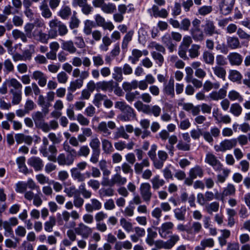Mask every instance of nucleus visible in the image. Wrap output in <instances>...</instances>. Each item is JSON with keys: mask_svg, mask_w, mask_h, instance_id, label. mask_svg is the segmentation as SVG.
Listing matches in <instances>:
<instances>
[{"mask_svg": "<svg viewBox=\"0 0 250 250\" xmlns=\"http://www.w3.org/2000/svg\"><path fill=\"white\" fill-rule=\"evenodd\" d=\"M134 146V143L132 141L127 144L125 141H119L114 143V147L118 151H122L125 148L131 150L133 149Z\"/></svg>", "mask_w": 250, "mask_h": 250, "instance_id": "27", "label": "nucleus"}, {"mask_svg": "<svg viewBox=\"0 0 250 250\" xmlns=\"http://www.w3.org/2000/svg\"><path fill=\"white\" fill-rule=\"evenodd\" d=\"M162 42L167 47L170 53H172L176 50V44L173 43L170 34H165L162 38Z\"/></svg>", "mask_w": 250, "mask_h": 250, "instance_id": "16", "label": "nucleus"}, {"mask_svg": "<svg viewBox=\"0 0 250 250\" xmlns=\"http://www.w3.org/2000/svg\"><path fill=\"white\" fill-rule=\"evenodd\" d=\"M95 22L98 26L102 27L104 30L112 31L114 25L111 21H106L105 19L100 14H96L94 16Z\"/></svg>", "mask_w": 250, "mask_h": 250, "instance_id": "10", "label": "nucleus"}, {"mask_svg": "<svg viewBox=\"0 0 250 250\" xmlns=\"http://www.w3.org/2000/svg\"><path fill=\"white\" fill-rule=\"evenodd\" d=\"M236 188L235 186L229 183L224 188L222 194L224 196H234L235 194Z\"/></svg>", "mask_w": 250, "mask_h": 250, "instance_id": "43", "label": "nucleus"}, {"mask_svg": "<svg viewBox=\"0 0 250 250\" xmlns=\"http://www.w3.org/2000/svg\"><path fill=\"white\" fill-rule=\"evenodd\" d=\"M237 146L236 138L225 139L220 142L219 145L214 146V149L217 152H225L235 148Z\"/></svg>", "mask_w": 250, "mask_h": 250, "instance_id": "4", "label": "nucleus"}, {"mask_svg": "<svg viewBox=\"0 0 250 250\" xmlns=\"http://www.w3.org/2000/svg\"><path fill=\"white\" fill-rule=\"evenodd\" d=\"M150 182L154 190L159 189L165 184V180L161 178L159 175L154 176L150 180Z\"/></svg>", "mask_w": 250, "mask_h": 250, "instance_id": "22", "label": "nucleus"}, {"mask_svg": "<svg viewBox=\"0 0 250 250\" xmlns=\"http://www.w3.org/2000/svg\"><path fill=\"white\" fill-rule=\"evenodd\" d=\"M12 35L15 40L21 39L23 42H26L28 41L26 34L18 29L13 30L12 32Z\"/></svg>", "mask_w": 250, "mask_h": 250, "instance_id": "47", "label": "nucleus"}, {"mask_svg": "<svg viewBox=\"0 0 250 250\" xmlns=\"http://www.w3.org/2000/svg\"><path fill=\"white\" fill-rule=\"evenodd\" d=\"M164 92L166 95L170 96L171 98L174 97V81L172 78L170 79L168 83L164 86Z\"/></svg>", "mask_w": 250, "mask_h": 250, "instance_id": "29", "label": "nucleus"}, {"mask_svg": "<svg viewBox=\"0 0 250 250\" xmlns=\"http://www.w3.org/2000/svg\"><path fill=\"white\" fill-rule=\"evenodd\" d=\"M127 182L126 178L122 176L120 173H116L113 175L111 177V184L112 186L117 185L123 186Z\"/></svg>", "mask_w": 250, "mask_h": 250, "instance_id": "30", "label": "nucleus"}, {"mask_svg": "<svg viewBox=\"0 0 250 250\" xmlns=\"http://www.w3.org/2000/svg\"><path fill=\"white\" fill-rule=\"evenodd\" d=\"M203 62L208 65H212L214 62V54L208 51H205L203 52L202 55Z\"/></svg>", "mask_w": 250, "mask_h": 250, "instance_id": "38", "label": "nucleus"}, {"mask_svg": "<svg viewBox=\"0 0 250 250\" xmlns=\"http://www.w3.org/2000/svg\"><path fill=\"white\" fill-rule=\"evenodd\" d=\"M214 199H218L215 195L210 191H206L204 194L202 193H199L197 195V201L198 203L201 206H204L207 202L211 201Z\"/></svg>", "mask_w": 250, "mask_h": 250, "instance_id": "9", "label": "nucleus"}, {"mask_svg": "<svg viewBox=\"0 0 250 250\" xmlns=\"http://www.w3.org/2000/svg\"><path fill=\"white\" fill-rule=\"evenodd\" d=\"M212 69L214 75L223 81L226 80V71L224 67L220 66H215L212 67Z\"/></svg>", "mask_w": 250, "mask_h": 250, "instance_id": "37", "label": "nucleus"}, {"mask_svg": "<svg viewBox=\"0 0 250 250\" xmlns=\"http://www.w3.org/2000/svg\"><path fill=\"white\" fill-rule=\"evenodd\" d=\"M74 156L73 155H67L66 156L63 153L60 154L57 159V162L61 166L71 165L74 161Z\"/></svg>", "mask_w": 250, "mask_h": 250, "instance_id": "18", "label": "nucleus"}, {"mask_svg": "<svg viewBox=\"0 0 250 250\" xmlns=\"http://www.w3.org/2000/svg\"><path fill=\"white\" fill-rule=\"evenodd\" d=\"M97 90H101L104 91L113 90V84L112 81H102L98 82L96 83Z\"/></svg>", "mask_w": 250, "mask_h": 250, "instance_id": "33", "label": "nucleus"}, {"mask_svg": "<svg viewBox=\"0 0 250 250\" xmlns=\"http://www.w3.org/2000/svg\"><path fill=\"white\" fill-rule=\"evenodd\" d=\"M48 108L43 109V112L37 111L32 114V118L36 127L41 129L42 131L49 130L48 124L45 122L44 119L48 113Z\"/></svg>", "mask_w": 250, "mask_h": 250, "instance_id": "3", "label": "nucleus"}, {"mask_svg": "<svg viewBox=\"0 0 250 250\" xmlns=\"http://www.w3.org/2000/svg\"><path fill=\"white\" fill-rule=\"evenodd\" d=\"M235 0H221L219 4L221 13L224 15L229 14L234 6Z\"/></svg>", "mask_w": 250, "mask_h": 250, "instance_id": "12", "label": "nucleus"}, {"mask_svg": "<svg viewBox=\"0 0 250 250\" xmlns=\"http://www.w3.org/2000/svg\"><path fill=\"white\" fill-rule=\"evenodd\" d=\"M115 107L120 109L123 114L119 118L123 122H128L136 117V113L134 109L124 101H118L115 104Z\"/></svg>", "mask_w": 250, "mask_h": 250, "instance_id": "1", "label": "nucleus"}, {"mask_svg": "<svg viewBox=\"0 0 250 250\" xmlns=\"http://www.w3.org/2000/svg\"><path fill=\"white\" fill-rule=\"evenodd\" d=\"M204 32L207 35L210 36L213 34H218L213 21L209 20L206 21L204 26Z\"/></svg>", "mask_w": 250, "mask_h": 250, "instance_id": "24", "label": "nucleus"}, {"mask_svg": "<svg viewBox=\"0 0 250 250\" xmlns=\"http://www.w3.org/2000/svg\"><path fill=\"white\" fill-rule=\"evenodd\" d=\"M227 43L228 47L231 49H236L241 47L240 41L236 37H228Z\"/></svg>", "mask_w": 250, "mask_h": 250, "instance_id": "32", "label": "nucleus"}, {"mask_svg": "<svg viewBox=\"0 0 250 250\" xmlns=\"http://www.w3.org/2000/svg\"><path fill=\"white\" fill-rule=\"evenodd\" d=\"M114 193V190L111 188H102L99 190V194L101 197L112 196Z\"/></svg>", "mask_w": 250, "mask_h": 250, "instance_id": "63", "label": "nucleus"}, {"mask_svg": "<svg viewBox=\"0 0 250 250\" xmlns=\"http://www.w3.org/2000/svg\"><path fill=\"white\" fill-rule=\"evenodd\" d=\"M139 190L143 201L146 202H149L152 196L150 184L146 182L142 183L140 185Z\"/></svg>", "mask_w": 250, "mask_h": 250, "instance_id": "7", "label": "nucleus"}, {"mask_svg": "<svg viewBox=\"0 0 250 250\" xmlns=\"http://www.w3.org/2000/svg\"><path fill=\"white\" fill-rule=\"evenodd\" d=\"M228 59L230 64L233 65H239L242 62V56L238 53H230L228 56Z\"/></svg>", "mask_w": 250, "mask_h": 250, "instance_id": "21", "label": "nucleus"}, {"mask_svg": "<svg viewBox=\"0 0 250 250\" xmlns=\"http://www.w3.org/2000/svg\"><path fill=\"white\" fill-rule=\"evenodd\" d=\"M27 164L33 167L35 171L41 170L43 167L42 160L38 157H32L28 159Z\"/></svg>", "mask_w": 250, "mask_h": 250, "instance_id": "17", "label": "nucleus"}, {"mask_svg": "<svg viewBox=\"0 0 250 250\" xmlns=\"http://www.w3.org/2000/svg\"><path fill=\"white\" fill-rule=\"evenodd\" d=\"M214 240L212 238L203 239L200 242V246L204 250L206 248H212L214 246Z\"/></svg>", "mask_w": 250, "mask_h": 250, "instance_id": "60", "label": "nucleus"}, {"mask_svg": "<svg viewBox=\"0 0 250 250\" xmlns=\"http://www.w3.org/2000/svg\"><path fill=\"white\" fill-rule=\"evenodd\" d=\"M190 32L194 41L201 42L204 40L205 36L201 28L191 29Z\"/></svg>", "mask_w": 250, "mask_h": 250, "instance_id": "34", "label": "nucleus"}, {"mask_svg": "<svg viewBox=\"0 0 250 250\" xmlns=\"http://www.w3.org/2000/svg\"><path fill=\"white\" fill-rule=\"evenodd\" d=\"M204 210L210 215L213 212H216L219 210V203L217 202H213L210 203H207L203 206Z\"/></svg>", "mask_w": 250, "mask_h": 250, "instance_id": "23", "label": "nucleus"}, {"mask_svg": "<svg viewBox=\"0 0 250 250\" xmlns=\"http://www.w3.org/2000/svg\"><path fill=\"white\" fill-rule=\"evenodd\" d=\"M11 88L9 93L12 95L11 103L13 105L19 104L22 100V84L15 78H11L10 81Z\"/></svg>", "mask_w": 250, "mask_h": 250, "instance_id": "2", "label": "nucleus"}, {"mask_svg": "<svg viewBox=\"0 0 250 250\" xmlns=\"http://www.w3.org/2000/svg\"><path fill=\"white\" fill-rule=\"evenodd\" d=\"M71 15V9L67 5L62 6L58 12V15L64 20L68 19Z\"/></svg>", "mask_w": 250, "mask_h": 250, "instance_id": "39", "label": "nucleus"}, {"mask_svg": "<svg viewBox=\"0 0 250 250\" xmlns=\"http://www.w3.org/2000/svg\"><path fill=\"white\" fill-rule=\"evenodd\" d=\"M133 34L134 32L131 30L128 31L124 36L122 43V48L123 49L127 48L129 42L132 40Z\"/></svg>", "mask_w": 250, "mask_h": 250, "instance_id": "59", "label": "nucleus"}, {"mask_svg": "<svg viewBox=\"0 0 250 250\" xmlns=\"http://www.w3.org/2000/svg\"><path fill=\"white\" fill-rule=\"evenodd\" d=\"M48 137L53 145L60 144L62 140L61 133H59L57 134L53 132L49 133L48 135Z\"/></svg>", "mask_w": 250, "mask_h": 250, "instance_id": "54", "label": "nucleus"}, {"mask_svg": "<svg viewBox=\"0 0 250 250\" xmlns=\"http://www.w3.org/2000/svg\"><path fill=\"white\" fill-rule=\"evenodd\" d=\"M101 143L102 150L105 154H110L114 151L112 142L110 140L103 138L101 139Z\"/></svg>", "mask_w": 250, "mask_h": 250, "instance_id": "25", "label": "nucleus"}, {"mask_svg": "<svg viewBox=\"0 0 250 250\" xmlns=\"http://www.w3.org/2000/svg\"><path fill=\"white\" fill-rule=\"evenodd\" d=\"M200 45L196 44H192L191 48L188 50L189 57L191 59L197 58L200 55Z\"/></svg>", "mask_w": 250, "mask_h": 250, "instance_id": "46", "label": "nucleus"}, {"mask_svg": "<svg viewBox=\"0 0 250 250\" xmlns=\"http://www.w3.org/2000/svg\"><path fill=\"white\" fill-rule=\"evenodd\" d=\"M101 9L104 13L106 14H111L114 13L116 11V7L113 3H104Z\"/></svg>", "mask_w": 250, "mask_h": 250, "instance_id": "61", "label": "nucleus"}, {"mask_svg": "<svg viewBox=\"0 0 250 250\" xmlns=\"http://www.w3.org/2000/svg\"><path fill=\"white\" fill-rule=\"evenodd\" d=\"M100 141L97 137H94L91 139L89 142V146L92 151H100Z\"/></svg>", "mask_w": 250, "mask_h": 250, "instance_id": "56", "label": "nucleus"}, {"mask_svg": "<svg viewBox=\"0 0 250 250\" xmlns=\"http://www.w3.org/2000/svg\"><path fill=\"white\" fill-rule=\"evenodd\" d=\"M148 48L150 49H155L157 51L159 52V53L161 52L164 54L166 53V49L163 45L157 43L155 42H150L148 45Z\"/></svg>", "mask_w": 250, "mask_h": 250, "instance_id": "64", "label": "nucleus"}, {"mask_svg": "<svg viewBox=\"0 0 250 250\" xmlns=\"http://www.w3.org/2000/svg\"><path fill=\"white\" fill-rule=\"evenodd\" d=\"M72 177L78 182H83L85 180L84 173H82L77 169L71 168L70 170Z\"/></svg>", "mask_w": 250, "mask_h": 250, "instance_id": "35", "label": "nucleus"}, {"mask_svg": "<svg viewBox=\"0 0 250 250\" xmlns=\"http://www.w3.org/2000/svg\"><path fill=\"white\" fill-rule=\"evenodd\" d=\"M56 225V218L54 216H50L49 220L44 223V230L48 232L53 231V228Z\"/></svg>", "mask_w": 250, "mask_h": 250, "instance_id": "55", "label": "nucleus"}, {"mask_svg": "<svg viewBox=\"0 0 250 250\" xmlns=\"http://www.w3.org/2000/svg\"><path fill=\"white\" fill-rule=\"evenodd\" d=\"M173 228L174 224L171 222H166L162 223L158 229L159 234L162 238L166 239L169 234H172V230Z\"/></svg>", "mask_w": 250, "mask_h": 250, "instance_id": "8", "label": "nucleus"}, {"mask_svg": "<svg viewBox=\"0 0 250 250\" xmlns=\"http://www.w3.org/2000/svg\"><path fill=\"white\" fill-rule=\"evenodd\" d=\"M141 57V51L134 49L132 51L131 56L128 57V59L132 64H135Z\"/></svg>", "mask_w": 250, "mask_h": 250, "instance_id": "50", "label": "nucleus"}, {"mask_svg": "<svg viewBox=\"0 0 250 250\" xmlns=\"http://www.w3.org/2000/svg\"><path fill=\"white\" fill-rule=\"evenodd\" d=\"M39 8L41 15L44 18L49 19L52 17V13L45 1H43L41 3Z\"/></svg>", "mask_w": 250, "mask_h": 250, "instance_id": "26", "label": "nucleus"}, {"mask_svg": "<svg viewBox=\"0 0 250 250\" xmlns=\"http://www.w3.org/2000/svg\"><path fill=\"white\" fill-rule=\"evenodd\" d=\"M158 159L156 158L154 167L156 169H160L163 167L164 162L168 158V154L164 150H159L158 151Z\"/></svg>", "mask_w": 250, "mask_h": 250, "instance_id": "15", "label": "nucleus"}, {"mask_svg": "<svg viewBox=\"0 0 250 250\" xmlns=\"http://www.w3.org/2000/svg\"><path fill=\"white\" fill-rule=\"evenodd\" d=\"M220 86V84L218 82L212 83L210 81L207 80L203 84V89L206 92H208L213 88L217 89Z\"/></svg>", "mask_w": 250, "mask_h": 250, "instance_id": "42", "label": "nucleus"}, {"mask_svg": "<svg viewBox=\"0 0 250 250\" xmlns=\"http://www.w3.org/2000/svg\"><path fill=\"white\" fill-rule=\"evenodd\" d=\"M186 209L184 208H176L174 210L175 218L180 221H184L185 219Z\"/></svg>", "mask_w": 250, "mask_h": 250, "instance_id": "62", "label": "nucleus"}, {"mask_svg": "<svg viewBox=\"0 0 250 250\" xmlns=\"http://www.w3.org/2000/svg\"><path fill=\"white\" fill-rule=\"evenodd\" d=\"M32 78L33 79L38 81V84L41 87H44L47 83V76L40 70H36L33 72Z\"/></svg>", "mask_w": 250, "mask_h": 250, "instance_id": "13", "label": "nucleus"}, {"mask_svg": "<svg viewBox=\"0 0 250 250\" xmlns=\"http://www.w3.org/2000/svg\"><path fill=\"white\" fill-rule=\"evenodd\" d=\"M147 235L146 239V243L150 246H152L154 244V239L156 237L157 234L156 231H153L151 229L148 228L147 229Z\"/></svg>", "mask_w": 250, "mask_h": 250, "instance_id": "44", "label": "nucleus"}, {"mask_svg": "<svg viewBox=\"0 0 250 250\" xmlns=\"http://www.w3.org/2000/svg\"><path fill=\"white\" fill-rule=\"evenodd\" d=\"M229 79L232 82L240 83L242 79V75L239 71L231 70L229 73Z\"/></svg>", "mask_w": 250, "mask_h": 250, "instance_id": "51", "label": "nucleus"}, {"mask_svg": "<svg viewBox=\"0 0 250 250\" xmlns=\"http://www.w3.org/2000/svg\"><path fill=\"white\" fill-rule=\"evenodd\" d=\"M242 107L238 103L231 104L229 112L235 117H239L242 112Z\"/></svg>", "mask_w": 250, "mask_h": 250, "instance_id": "45", "label": "nucleus"}, {"mask_svg": "<svg viewBox=\"0 0 250 250\" xmlns=\"http://www.w3.org/2000/svg\"><path fill=\"white\" fill-rule=\"evenodd\" d=\"M75 231L78 235L82 236L83 238L87 239L92 233V229L83 223L78 224L75 228Z\"/></svg>", "mask_w": 250, "mask_h": 250, "instance_id": "11", "label": "nucleus"}, {"mask_svg": "<svg viewBox=\"0 0 250 250\" xmlns=\"http://www.w3.org/2000/svg\"><path fill=\"white\" fill-rule=\"evenodd\" d=\"M91 204L87 203L85 205V210L89 212H92L94 210H99L102 208V203L97 199H92L90 200Z\"/></svg>", "mask_w": 250, "mask_h": 250, "instance_id": "20", "label": "nucleus"}, {"mask_svg": "<svg viewBox=\"0 0 250 250\" xmlns=\"http://www.w3.org/2000/svg\"><path fill=\"white\" fill-rule=\"evenodd\" d=\"M123 68L119 66H115L112 76L114 80L117 82H121L123 80Z\"/></svg>", "mask_w": 250, "mask_h": 250, "instance_id": "40", "label": "nucleus"}, {"mask_svg": "<svg viewBox=\"0 0 250 250\" xmlns=\"http://www.w3.org/2000/svg\"><path fill=\"white\" fill-rule=\"evenodd\" d=\"M228 98L231 101H238L239 102L243 101L242 95L235 90H230L228 93Z\"/></svg>", "mask_w": 250, "mask_h": 250, "instance_id": "48", "label": "nucleus"}, {"mask_svg": "<svg viewBox=\"0 0 250 250\" xmlns=\"http://www.w3.org/2000/svg\"><path fill=\"white\" fill-rule=\"evenodd\" d=\"M188 175L190 177L194 179L197 177L201 178L204 175V170L200 166L196 165L190 169Z\"/></svg>", "mask_w": 250, "mask_h": 250, "instance_id": "28", "label": "nucleus"}, {"mask_svg": "<svg viewBox=\"0 0 250 250\" xmlns=\"http://www.w3.org/2000/svg\"><path fill=\"white\" fill-rule=\"evenodd\" d=\"M116 124L112 121H108L107 123L103 121L99 124L97 129L104 137H106L111 134V132L108 128L114 129L116 128Z\"/></svg>", "mask_w": 250, "mask_h": 250, "instance_id": "6", "label": "nucleus"}, {"mask_svg": "<svg viewBox=\"0 0 250 250\" xmlns=\"http://www.w3.org/2000/svg\"><path fill=\"white\" fill-rule=\"evenodd\" d=\"M227 95V90L224 88H221L218 91H213L208 95V98L213 101H219L224 99Z\"/></svg>", "mask_w": 250, "mask_h": 250, "instance_id": "19", "label": "nucleus"}, {"mask_svg": "<svg viewBox=\"0 0 250 250\" xmlns=\"http://www.w3.org/2000/svg\"><path fill=\"white\" fill-rule=\"evenodd\" d=\"M32 38L42 43H47L49 41L48 34L41 29H35L32 33Z\"/></svg>", "mask_w": 250, "mask_h": 250, "instance_id": "14", "label": "nucleus"}, {"mask_svg": "<svg viewBox=\"0 0 250 250\" xmlns=\"http://www.w3.org/2000/svg\"><path fill=\"white\" fill-rule=\"evenodd\" d=\"M83 82L79 79H76L70 83V85L68 88V90L71 92H74L76 89H79L83 85Z\"/></svg>", "mask_w": 250, "mask_h": 250, "instance_id": "58", "label": "nucleus"}, {"mask_svg": "<svg viewBox=\"0 0 250 250\" xmlns=\"http://www.w3.org/2000/svg\"><path fill=\"white\" fill-rule=\"evenodd\" d=\"M62 48L70 54H74L76 52L77 48L74 46V42L72 41H64L62 43Z\"/></svg>", "mask_w": 250, "mask_h": 250, "instance_id": "31", "label": "nucleus"}, {"mask_svg": "<svg viewBox=\"0 0 250 250\" xmlns=\"http://www.w3.org/2000/svg\"><path fill=\"white\" fill-rule=\"evenodd\" d=\"M121 226L127 232H130L133 230L132 224L127 220L125 218L122 217L120 220Z\"/></svg>", "mask_w": 250, "mask_h": 250, "instance_id": "49", "label": "nucleus"}, {"mask_svg": "<svg viewBox=\"0 0 250 250\" xmlns=\"http://www.w3.org/2000/svg\"><path fill=\"white\" fill-rule=\"evenodd\" d=\"M137 81L133 80L131 82H124L122 84L123 89L125 91L131 92L132 89L137 88Z\"/></svg>", "mask_w": 250, "mask_h": 250, "instance_id": "52", "label": "nucleus"}, {"mask_svg": "<svg viewBox=\"0 0 250 250\" xmlns=\"http://www.w3.org/2000/svg\"><path fill=\"white\" fill-rule=\"evenodd\" d=\"M147 110L146 114L153 115L155 117L159 116L161 113V108L158 105H150L149 104V107Z\"/></svg>", "mask_w": 250, "mask_h": 250, "instance_id": "41", "label": "nucleus"}, {"mask_svg": "<svg viewBox=\"0 0 250 250\" xmlns=\"http://www.w3.org/2000/svg\"><path fill=\"white\" fill-rule=\"evenodd\" d=\"M129 137L125 129L123 126H121L116 129V131L114 133V139L117 140L120 138L125 139H128Z\"/></svg>", "mask_w": 250, "mask_h": 250, "instance_id": "36", "label": "nucleus"}, {"mask_svg": "<svg viewBox=\"0 0 250 250\" xmlns=\"http://www.w3.org/2000/svg\"><path fill=\"white\" fill-rule=\"evenodd\" d=\"M180 236L177 234H171L169 239L167 241L169 250L172 248L180 240Z\"/></svg>", "mask_w": 250, "mask_h": 250, "instance_id": "53", "label": "nucleus"}, {"mask_svg": "<svg viewBox=\"0 0 250 250\" xmlns=\"http://www.w3.org/2000/svg\"><path fill=\"white\" fill-rule=\"evenodd\" d=\"M205 162L212 167L215 171H220L223 165L218 158L211 152H208L205 156Z\"/></svg>", "mask_w": 250, "mask_h": 250, "instance_id": "5", "label": "nucleus"}, {"mask_svg": "<svg viewBox=\"0 0 250 250\" xmlns=\"http://www.w3.org/2000/svg\"><path fill=\"white\" fill-rule=\"evenodd\" d=\"M152 58L155 61L159 66H161L164 62L163 56L159 52L153 51L151 52Z\"/></svg>", "mask_w": 250, "mask_h": 250, "instance_id": "57", "label": "nucleus"}]
</instances>
